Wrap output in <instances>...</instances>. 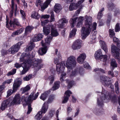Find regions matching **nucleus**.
<instances>
[{"mask_svg": "<svg viewBox=\"0 0 120 120\" xmlns=\"http://www.w3.org/2000/svg\"><path fill=\"white\" fill-rule=\"evenodd\" d=\"M17 30L19 34L23 31L24 30V28H20L19 29Z\"/></svg>", "mask_w": 120, "mask_h": 120, "instance_id": "69168bd1", "label": "nucleus"}, {"mask_svg": "<svg viewBox=\"0 0 120 120\" xmlns=\"http://www.w3.org/2000/svg\"><path fill=\"white\" fill-rule=\"evenodd\" d=\"M54 96L53 95H50L48 98V100L47 101V103L48 104L51 103L53 100Z\"/></svg>", "mask_w": 120, "mask_h": 120, "instance_id": "c03bdc74", "label": "nucleus"}, {"mask_svg": "<svg viewBox=\"0 0 120 120\" xmlns=\"http://www.w3.org/2000/svg\"><path fill=\"white\" fill-rule=\"evenodd\" d=\"M77 19V17H76L75 18L71 19L70 21V23L71 24V27H73L74 26V24L75 23Z\"/></svg>", "mask_w": 120, "mask_h": 120, "instance_id": "ea45409f", "label": "nucleus"}, {"mask_svg": "<svg viewBox=\"0 0 120 120\" xmlns=\"http://www.w3.org/2000/svg\"><path fill=\"white\" fill-rule=\"evenodd\" d=\"M20 12L22 19H24L26 16L25 12L23 10H20Z\"/></svg>", "mask_w": 120, "mask_h": 120, "instance_id": "a18cd8bd", "label": "nucleus"}, {"mask_svg": "<svg viewBox=\"0 0 120 120\" xmlns=\"http://www.w3.org/2000/svg\"><path fill=\"white\" fill-rule=\"evenodd\" d=\"M100 42L101 46V48L104 50L105 53H107L108 52V49L104 41L101 40L100 41Z\"/></svg>", "mask_w": 120, "mask_h": 120, "instance_id": "a878e982", "label": "nucleus"}, {"mask_svg": "<svg viewBox=\"0 0 120 120\" xmlns=\"http://www.w3.org/2000/svg\"><path fill=\"white\" fill-rule=\"evenodd\" d=\"M102 53L101 49H99L96 51L94 54L95 58L97 60L101 59V57L102 56Z\"/></svg>", "mask_w": 120, "mask_h": 120, "instance_id": "5701e85b", "label": "nucleus"}, {"mask_svg": "<svg viewBox=\"0 0 120 120\" xmlns=\"http://www.w3.org/2000/svg\"><path fill=\"white\" fill-rule=\"evenodd\" d=\"M57 58H54V62L56 64V70L58 73H62L60 78V80L61 81L64 80L63 79L65 77L66 75V74L64 72L65 69V64L63 62H62L58 64L59 61L61 59V57L60 54L59 53H58V56H56Z\"/></svg>", "mask_w": 120, "mask_h": 120, "instance_id": "20e7f679", "label": "nucleus"}, {"mask_svg": "<svg viewBox=\"0 0 120 120\" xmlns=\"http://www.w3.org/2000/svg\"><path fill=\"white\" fill-rule=\"evenodd\" d=\"M48 79L50 81V84H52L54 81V76L53 75H51L49 77Z\"/></svg>", "mask_w": 120, "mask_h": 120, "instance_id": "6e6d98bb", "label": "nucleus"}, {"mask_svg": "<svg viewBox=\"0 0 120 120\" xmlns=\"http://www.w3.org/2000/svg\"><path fill=\"white\" fill-rule=\"evenodd\" d=\"M12 90L11 89L9 90L7 92V97H9L12 94Z\"/></svg>", "mask_w": 120, "mask_h": 120, "instance_id": "bf43d9fd", "label": "nucleus"}, {"mask_svg": "<svg viewBox=\"0 0 120 120\" xmlns=\"http://www.w3.org/2000/svg\"><path fill=\"white\" fill-rule=\"evenodd\" d=\"M112 71L113 70H112V71H109L108 72V74L109 75H110L112 77H113L114 76V74Z\"/></svg>", "mask_w": 120, "mask_h": 120, "instance_id": "338daca9", "label": "nucleus"}, {"mask_svg": "<svg viewBox=\"0 0 120 120\" xmlns=\"http://www.w3.org/2000/svg\"><path fill=\"white\" fill-rule=\"evenodd\" d=\"M23 43V42L20 41L12 46L8 50V53L10 54H14L17 52L20 49L21 45Z\"/></svg>", "mask_w": 120, "mask_h": 120, "instance_id": "1a4fd4ad", "label": "nucleus"}, {"mask_svg": "<svg viewBox=\"0 0 120 120\" xmlns=\"http://www.w3.org/2000/svg\"><path fill=\"white\" fill-rule=\"evenodd\" d=\"M52 36H48L45 40V42L41 41V44L42 46L44 47L40 49L38 51L39 54L41 55L45 54L46 52L47 47L50 45V43L52 41Z\"/></svg>", "mask_w": 120, "mask_h": 120, "instance_id": "0eeeda50", "label": "nucleus"}, {"mask_svg": "<svg viewBox=\"0 0 120 120\" xmlns=\"http://www.w3.org/2000/svg\"><path fill=\"white\" fill-rule=\"evenodd\" d=\"M115 29L116 32H118L120 30V28L119 23H117L116 25Z\"/></svg>", "mask_w": 120, "mask_h": 120, "instance_id": "8fccbe9b", "label": "nucleus"}, {"mask_svg": "<svg viewBox=\"0 0 120 120\" xmlns=\"http://www.w3.org/2000/svg\"><path fill=\"white\" fill-rule=\"evenodd\" d=\"M113 41L117 43V46L119 48L120 47V41L116 37H114L113 38Z\"/></svg>", "mask_w": 120, "mask_h": 120, "instance_id": "79ce46f5", "label": "nucleus"}, {"mask_svg": "<svg viewBox=\"0 0 120 120\" xmlns=\"http://www.w3.org/2000/svg\"><path fill=\"white\" fill-rule=\"evenodd\" d=\"M101 94V97L100 98H98L97 99L98 104L99 106H101L103 105V100H105V102H107L109 101L110 99L114 102L116 100V96L111 97L109 93L104 89H102Z\"/></svg>", "mask_w": 120, "mask_h": 120, "instance_id": "423d86ee", "label": "nucleus"}, {"mask_svg": "<svg viewBox=\"0 0 120 120\" xmlns=\"http://www.w3.org/2000/svg\"><path fill=\"white\" fill-rule=\"evenodd\" d=\"M11 10L10 11L9 15L10 17H11L13 16L14 11L15 15H16L17 9V4H15L14 0H11Z\"/></svg>", "mask_w": 120, "mask_h": 120, "instance_id": "2eb2a0df", "label": "nucleus"}, {"mask_svg": "<svg viewBox=\"0 0 120 120\" xmlns=\"http://www.w3.org/2000/svg\"><path fill=\"white\" fill-rule=\"evenodd\" d=\"M43 37V36L41 34H39L33 38V41L34 42L38 41L40 40Z\"/></svg>", "mask_w": 120, "mask_h": 120, "instance_id": "c85d7f7f", "label": "nucleus"}, {"mask_svg": "<svg viewBox=\"0 0 120 120\" xmlns=\"http://www.w3.org/2000/svg\"><path fill=\"white\" fill-rule=\"evenodd\" d=\"M32 109L31 107V105H29L28 106V111L27 112V114H29L32 110Z\"/></svg>", "mask_w": 120, "mask_h": 120, "instance_id": "3c124183", "label": "nucleus"}, {"mask_svg": "<svg viewBox=\"0 0 120 120\" xmlns=\"http://www.w3.org/2000/svg\"><path fill=\"white\" fill-rule=\"evenodd\" d=\"M51 34L53 37H56L59 35L55 27L52 25L51 26Z\"/></svg>", "mask_w": 120, "mask_h": 120, "instance_id": "b1692460", "label": "nucleus"}, {"mask_svg": "<svg viewBox=\"0 0 120 120\" xmlns=\"http://www.w3.org/2000/svg\"><path fill=\"white\" fill-rule=\"evenodd\" d=\"M62 9V7L60 4H56L54 6V10L55 12L58 13L60 12Z\"/></svg>", "mask_w": 120, "mask_h": 120, "instance_id": "cd10ccee", "label": "nucleus"}, {"mask_svg": "<svg viewBox=\"0 0 120 120\" xmlns=\"http://www.w3.org/2000/svg\"><path fill=\"white\" fill-rule=\"evenodd\" d=\"M82 41L78 39L75 41L72 46V48L74 50L80 49L81 47Z\"/></svg>", "mask_w": 120, "mask_h": 120, "instance_id": "f3484780", "label": "nucleus"}, {"mask_svg": "<svg viewBox=\"0 0 120 120\" xmlns=\"http://www.w3.org/2000/svg\"><path fill=\"white\" fill-rule=\"evenodd\" d=\"M85 26H83L81 30V36L82 39H84L90 34L91 30H94L96 28L97 23L94 22L92 25V18L90 17L86 16L85 17Z\"/></svg>", "mask_w": 120, "mask_h": 120, "instance_id": "7ed1b4c3", "label": "nucleus"}, {"mask_svg": "<svg viewBox=\"0 0 120 120\" xmlns=\"http://www.w3.org/2000/svg\"><path fill=\"white\" fill-rule=\"evenodd\" d=\"M39 94V93L38 92L34 95V93L32 92L29 96V94L27 93L22 96L21 98L19 94H16L15 95L13 99L11 102V104L13 105H19L22 102L23 105H26L30 103L31 101L36 99Z\"/></svg>", "mask_w": 120, "mask_h": 120, "instance_id": "f03ea898", "label": "nucleus"}, {"mask_svg": "<svg viewBox=\"0 0 120 120\" xmlns=\"http://www.w3.org/2000/svg\"><path fill=\"white\" fill-rule=\"evenodd\" d=\"M77 31L76 29L74 28L73 29L71 32L70 34V38L74 37Z\"/></svg>", "mask_w": 120, "mask_h": 120, "instance_id": "e433bc0d", "label": "nucleus"}, {"mask_svg": "<svg viewBox=\"0 0 120 120\" xmlns=\"http://www.w3.org/2000/svg\"><path fill=\"white\" fill-rule=\"evenodd\" d=\"M85 0H80L77 3H73L71 4L69 7V10L70 11H72L76 9L79 7L80 9H81L83 7L81 3L83 2Z\"/></svg>", "mask_w": 120, "mask_h": 120, "instance_id": "9d476101", "label": "nucleus"}, {"mask_svg": "<svg viewBox=\"0 0 120 120\" xmlns=\"http://www.w3.org/2000/svg\"><path fill=\"white\" fill-rule=\"evenodd\" d=\"M51 15L50 22H53L55 20L54 18V12L53 11H52L50 13Z\"/></svg>", "mask_w": 120, "mask_h": 120, "instance_id": "de8ad7c7", "label": "nucleus"}, {"mask_svg": "<svg viewBox=\"0 0 120 120\" xmlns=\"http://www.w3.org/2000/svg\"><path fill=\"white\" fill-rule=\"evenodd\" d=\"M102 15V14L100 12H99L97 18L100 19H101Z\"/></svg>", "mask_w": 120, "mask_h": 120, "instance_id": "774afa93", "label": "nucleus"}, {"mask_svg": "<svg viewBox=\"0 0 120 120\" xmlns=\"http://www.w3.org/2000/svg\"><path fill=\"white\" fill-rule=\"evenodd\" d=\"M108 8L109 10H112L115 12L114 15L115 16H116L120 13L119 10L118 9L116 8L112 3L111 5L109 4Z\"/></svg>", "mask_w": 120, "mask_h": 120, "instance_id": "a211bd4d", "label": "nucleus"}, {"mask_svg": "<svg viewBox=\"0 0 120 120\" xmlns=\"http://www.w3.org/2000/svg\"><path fill=\"white\" fill-rule=\"evenodd\" d=\"M40 15L38 13L35 11H33L32 13L31 17L33 18L38 19L40 17Z\"/></svg>", "mask_w": 120, "mask_h": 120, "instance_id": "7c9ffc66", "label": "nucleus"}, {"mask_svg": "<svg viewBox=\"0 0 120 120\" xmlns=\"http://www.w3.org/2000/svg\"><path fill=\"white\" fill-rule=\"evenodd\" d=\"M48 107V105L47 103H44L42 105L41 111H40V112L41 113V114L45 113L47 112Z\"/></svg>", "mask_w": 120, "mask_h": 120, "instance_id": "393cba45", "label": "nucleus"}, {"mask_svg": "<svg viewBox=\"0 0 120 120\" xmlns=\"http://www.w3.org/2000/svg\"><path fill=\"white\" fill-rule=\"evenodd\" d=\"M100 81L105 86H108L110 84V78L105 76H102L100 77Z\"/></svg>", "mask_w": 120, "mask_h": 120, "instance_id": "4468645a", "label": "nucleus"}, {"mask_svg": "<svg viewBox=\"0 0 120 120\" xmlns=\"http://www.w3.org/2000/svg\"><path fill=\"white\" fill-rule=\"evenodd\" d=\"M109 32L110 37L112 38L115 35V34L113 30H109Z\"/></svg>", "mask_w": 120, "mask_h": 120, "instance_id": "49530a36", "label": "nucleus"}, {"mask_svg": "<svg viewBox=\"0 0 120 120\" xmlns=\"http://www.w3.org/2000/svg\"><path fill=\"white\" fill-rule=\"evenodd\" d=\"M66 81L67 83H68V86L69 88H71L74 84V82L73 81H69L68 80H66Z\"/></svg>", "mask_w": 120, "mask_h": 120, "instance_id": "a19ab883", "label": "nucleus"}, {"mask_svg": "<svg viewBox=\"0 0 120 120\" xmlns=\"http://www.w3.org/2000/svg\"><path fill=\"white\" fill-rule=\"evenodd\" d=\"M48 20L47 19L43 21L42 22V26L46 25L47 23L48 22Z\"/></svg>", "mask_w": 120, "mask_h": 120, "instance_id": "680f3d73", "label": "nucleus"}, {"mask_svg": "<svg viewBox=\"0 0 120 120\" xmlns=\"http://www.w3.org/2000/svg\"><path fill=\"white\" fill-rule=\"evenodd\" d=\"M51 1V0H47L42 6L41 4L43 3L42 0H37L35 4L37 7L39 6H41V9L44 10L47 8Z\"/></svg>", "mask_w": 120, "mask_h": 120, "instance_id": "f8f14e48", "label": "nucleus"}, {"mask_svg": "<svg viewBox=\"0 0 120 120\" xmlns=\"http://www.w3.org/2000/svg\"><path fill=\"white\" fill-rule=\"evenodd\" d=\"M68 22V20L65 18H63L59 20L58 21L59 24V28H63L65 26V23Z\"/></svg>", "mask_w": 120, "mask_h": 120, "instance_id": "6ab92c4d", "label": "nucleus"}, {"mask_svg": "<svg viewBox=\"0 0 120 120\" xmlns=\"http://www.w3.org/2000/svg\"><path fill=\"white\" fill-rule=\"evenodd\" d=\"M12 81V79L7 80H5L3 83V84L4 85L6 83L9 84Z\"/></svg>", "mask_w": 120, "mask_h": 120, "instance_id": "603ef678", "label": "nucleus"}, {"mask_svg": "<svg viewBox=\"0 0 120 120\" xmlns=\"http://www.w3.org/2000/svg\"><path fill=\"white\" fill-rule=\"evenodd\" d=\"M19 34L17 30L12 33L11 36L12 37H14L16 35H19Z\"/></svg>", "mask_w": 120, "mask_h": 120, "instance_id": "052dcab7", "label": "nucleus"}, {"mask_svg": "<svg viewBox=\"0 0 120 120\" xmlns=\"http://www.w3.org/2000/svg\"><path fill=\"white\" fill-rule=\"evenodd\" d=\"M60 82L59 81H56L55 82L54 85L52 89L53 90H55L58 89L60 87Z\"/></svg>", "mask_w": 120, "mask_h": 120, "instance_id": "c756f323", "label": "nucleus"}, {"mask_svg": "<svg viewBox=\"0 0 120 120\" xmlns=\"http://www.w3.org/2000/svg\"><path fill=\"white\" fill-rule=\"evenodd\" d=\"M40 112H38L37 114L35 116L34 118L35 119L37 120H39L41 118L42 116Z\"/></svg>", "mask_w": 120, "mask_h": 120, "instance_id": "58836bf2", "label": "nucleus"}, {"mask_svg": "<svg viewBox=\"0 0 120 120\" xmlns=\"http://www.w3.org/2000/svg\"><path fill=\"white\" fill-rule=\"evenodd\" d=\"M115 90L117 94L119 93V83L117 81H116L114 84Z\"/></svg>", "mask_w": 120, "mask_h": 120, "instance_id": "f704fd0d", "label": "nucleus"}, {"mask_svg": "<svg viewBox=\"0 0 120 120\" xmlns=\"http://www.w3.org/2000/svg\"><path fill=\"white\" fill-rule=\"evenodd\" d=\"M48 92H45L43 93L41 95L40 98L43 101L45 100L48 96Z\"/></svg>", "mask_w": 120, "mask_h": 120, "instance_id": "473e14b6", "label": "nucleus"}, {"mask_svg": "<svg viewBox=\"0 0 120 120\" xmlns=\"http://www.w3.org/2000/svg\"><path fill=\"white\" fill-rule=\"evenodd\" d=\"M76 62L75 57L73 56H71L68 57L65 66L68 68L67 73L71 76L75 75L77 72L76 70L72 71V68L76 65Z\"/></svg>", "mask_w": 120, "mask_h": 120, "instance_id": "39448f33", "label": "nucleus"}, {"mask_svg": "<svg viewBox=\"0 0 120 120\" xmlns=\"http://www.w3.org/2000/svg\"><path fill=\"white\" fill-rule=\"evenodd\" d=\"M118 47V48L114 45H112L111 46V52L113 56L116 57V58H118L119 56L120 48Z\"/></svg>", "mask_w": 120, "mask_h": 120, "instance_id": "9b49d317", "label": "nucleus"}, {"mask_svg": "<svg viewBox=\"0 0 120 120\" xmlns=\"http://www.w3.org/2000/svg\"><path fill=\"white\" fill-rule=\"evenodd\" d=\"M30 45L26 49V51H29L31 50L34 47L35 45L32 42L30 43Z\"/></svg>", "mask_w": 120, "mask_h": 120, "instance_id": "72a5a7b5", "label": "nucleus"}, {"mask_svg": "<svg viewBox=\"0 0 120 120\" xmlns=\"http://www.w3.org/2000/svg\"><path fill=\"white\" fill-rule=\"evenodd\" d=\"M83 66L85 68L87 69L90 68V67L89 66L88 64L86 62H85L83 64Z\"/></svg>", "mask_w": 120, "mask_h": 120, "instance_id": "09e8293b", "label": "nucleus"}, {"mask_svg": "<svg viewBox=\"0 0 120 120\" xmlns=\"http://www.w3.org/2000/svg\"><path fill=\"white\" fill-rule=\"evenodd\" d=\"M16 69H13L11 71L8 72L7 73V75L8 76H9L11 75H13L16 72Z\"/></svg>", "mask_w": 120, "mask_h": 120, "instance_id": "37998d69", "label": "nucleus"}, {"mask_svg": "<svg viewBox=\"0 0 120 120\" xmlns=\"http://www.w3.org/2000/svg\"><path fill=\"white\" fill-rule=\"evenodd\" d=\"M15 66L16 68H19L22 66V65L21 64H19L18 63H16L15 64Z\"/></svg>", "mask_w": 120, "mask_h": 120, "instance_id": "0e129e2a", "label": "nucleus"}, {"mask_svg": "<svg viewBox=\"0 0 120 120\" xmlns=\"http://www.w3.org/2000/svg\"><path fill=\"white\" fill-rule=\"evenodd\" d=\"M6 25V27L9 29L12 30L15 28L16 25L20 26V24L18 19H16L10 20L9 23L8 19L7 17Z\"/></svg>", "mask_w": 120, "mask_h": 120, "instance_id": "6e6552de", "label": "nucleus"}, {"mask_svg": "<svg viewBox=\"0 0 120 120\" xmlns=\"http://www.w3.org/2000/svg\"><path fill=\"white\" fill-rule=\"evenodd\" d=\"M111 68V70H113L114 68L117 67V64L115 60L114 59H111V60L110 63Z\"/></svg>", "mask_w": 120, "mask_h": 120, "instance_id": "bb28decb", "label": "nucleus"}, {"mask_svg": "<svg viewBox=\"0 0 120 120\" xmlns=\"http://www.w3.org/2000/svg\"><path fill=\"white\" fill-rule=\"evenodd\" d=\"M32 77V74H30L24 77L23 79L24 81H28Z\"/></svg>", "mask_w": 120, "mask_h": 120, "instance_id": "4c0bfd02", "label": "nucleus"}, {"mask_svg": "<svg viewBox=\"0 0 120 120\" xmlns=\"http://www.w3.org/2000/svg\"><path fill=\"white\" fill-rule=\"evenodd\" d=\"M84 19V18L82 16L79 17L78 19V22H82L83 23V22Z\"/></svg>", "mask_w": 120, "mask_h": 120, "instance_id": "13d9d810", "label": "nucleus"}, {"mask_svg": "<svg viewBox=\"0 0 120 120\" xmlns=\"http://www.w3.org/2000/svg\"><path fill=\"white\" fill-rule=\"evenodd\" d=\"M11 101L10 99L3 101L0 107L1 109L2 110H4L6 108L9 107L11 105Z\"/></svg>", "mask_w": 120, "mask_h": 120, "instance_id": "dca6fc26", "label": "nucleus"}, {"mask_svg": "<svg viewBox=\"0 0 120 120\" xmlns=\"http://www.w3.org/2000/svg\"><path fill=\"white\" fill-rule=\"evenodd\" d=\"M94 71L95 72L99 71H101L103 73H104L105 72V71L101 68L99 69V68H96L94 69Z\"/></svg>", "mask_w": 120, "mask_h": 120, "instance_id": "4d7b16f0", "label": "nucleus"}, {"mask_svg": "<svg viewBox=\"0 0 120 120\" xmlns=\"http://www.w3.org/2000/svg\"><path fill=\"white\" fill-rule=\"evenodd\" d=\"M102 56L101 57V59L103 58V61L104 62H106L108 61L107 56L106 55H102Z\"/></svg>", "mask_w": 120, "mask_h": 120, "instance_id": "5fc2aeb1", "label": "nucleus"}, {"mask_svg": "<svg viewBox=\"0 0 120 120\" xmlns=\"http://www.w3.org/2000/svg\"><path fill=\"white\" fill-rule=\"evenodd\" d=\"M49 17L50 15H42L41 16V18L45 19L48 18H49Z\"/></svg>", "mask_w": 120, "mask_h": 120, "instance_id": "e2e57ef3", "label": "nucleus"}, {"mask_svg": "<svg viewBox=\"0 0 120 120\" xmlns=\"http://www.w3.org/2000/svg\"><path fill=\"white\" fill-rule=\"evenodd\" d=\"M86 57V55L85 53L80 54L77 58V61L80 64L83 63Z\"/></svg>", "mask_w": 120, "mask_h": 120, "instance_id": "aec40b11", "label": "nucleus"}, {"mask_svg": "<svg viewBox=\"0 0 120 120\" xmlns=\"http://www.w3.org/2000/svg\"><path fill=\"white\" fill-rule=\"evenodd\" d=\"M52 25V24H51L43 27V31L44 34L47 35L49 34Z\"/></svg>", "mask_w": 120, "mask_h": 120, "instance_id": "412c9836", "label": "nucleus"}, {"mask_svg": "<svg viewBox=\"0 0 120 120\" xmlns=\"http://www.w3.org/2000/svg\"><path fill=\"white\" fill-rule=\"evenodd\" d=\"M22 93L23 94L29 90L30 89V87L29 85H27L26 87L22 88Z\"/></svg>", "mask_w": 120, "mask_h": 120, "instance_id": "c9c22d12", "label": "nucleus"}, {"mask_svg": "<svg viewBox=\"0 0 120 120\" xmlns=\"http://www.w3.org/2000/svg\"><path fill=\"white\" fill-rule=\"evenodd\" d=\"M22 83V80L20 78H17L15 80L13 86V91L15 92L17 91Z\"/></svg>", "mask_w": 120, "mask_h": 120, "instance_id": "ddd939ff", "label": "nucleus"}, {"mask_svg": "<svg viewBox=\"0 0 120 120\" xmlns=\"http://www.w3.org/2000/svg\"><path fill=\"white\" fill-rule=\"evenodd\" d=\"M34 56V54L30 55L28 52L26 53H23L22 54V57L20 58V62H23L22 64L23 69L21 71V74H24L28 71V64L30 65L31 67L36 68L37 71L43 67L42 60L41 59L33 58V57Z\"/></svg>", "mask_w": 120, "mask_h": 120, "instance_id": "f257e3e1", "label": "nucleus"}, {"mask_svg": "<svg viewBox=\"0 0 120 120\" xmlns=\"http://www.w3.org/2000/svg\"><path fill=\"white\" fill-rule=\"evenodd\" d=\"M33 28L34 27L32 26H27L25 30V33L26 34H27L30 33Z\"/></svg>", "mask_w": 120, "mask_h": 120, "instance_id": "2f4dec72", "label": "nucleus"}, {"mask_svg": "<svg viewBox=\"0 0 120 120\" xmlns=\"http://www.w3.org/2000/svg\"><path fill=\"white\" fill-rule=\"evenodd\" d=\"M1 54L3 56L6 55L7 54L9 53L7 51L4 50H2L1 51Z\"/></svg>", "mask_w": 120, "mask_h": 120, "instance_id": "864d4df0", "label": "nucleus"}, {"mask_svg": "<svg viewBox=\"0 0 120 120\" xmlns=\"http://www.w3.org/2000/svg\"><path fill=\"white\" fill-rule=\"evenodd\" d=\"M72 94L71 92L69 90H68L65 92V94L66 96H65L64 95V99L62 102L63 103H65L67 102L70 95Z\"/></svg>", "mask_w": 120, "mask_h": 120, "instance_id": "4be33fe9", "label": "nucleus"}]
</instances>
